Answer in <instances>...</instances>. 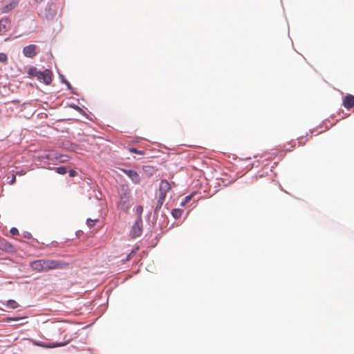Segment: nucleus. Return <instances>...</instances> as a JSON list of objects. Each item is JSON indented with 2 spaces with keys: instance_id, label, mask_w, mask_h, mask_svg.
<instances>
[{
  "instance_id": "nucleus-14",
  "label": "nucleus",
  "mask_w": 354,
  "mask_h": 354,
  "mask_svg": "<svg viewBox=\"0 0 354 354\" xmlns=\"http://www.w3.org/2000/svg\"><path fill=\"white\" fill-rule=\"evenodd\" d=\"M6 306H7V307H8L11 309H15V308H18L19 304L16 301H15L13 299H10V300L7 301Z\"/></svg>"
},
{
  "instance_id": "nucleus-8",
  "label": "nucleus",
  "mask_w": 354,
  "mask_h": 354,
  "mask_svg": "<svg viewBox=\"0 0 354 354\" xmlns=\"http://www.w3.org/2000/svg\"><path fill=\"white\" fill-rule=\"evenodd\" d=\"M171 187L169 182L166 180H162L159 185V196L166 197Z\"/></svg>"
},
{
  "instance_id": "nucleus-31",
  "label": "nucleus",
  "mask_w": 354,
  "mask_h": 354,
  "mask_svg": "<svg viewBox=\"0 0 354 354\" xmlns=\"http://www.w3.org/2000/svg\"><path fill=\"white\" fill-rule=\"evenodd\" d=\"M70 176H73V171H71V173H70Z\"/></svg>"
},
{
  "instance_id": "nucleus-22",
  "label": "nucleus",
  "mask_w": 354,
  "mask_h": 354,
  "mask_svg": "<svg viewBox=\"0 0 354 354\" xmlns=\"http://www.w3.org/2000/svg\"><path fill=\"white\" fill-rule=\"evenodd\" d=\"M129 151L131 152H133V153H138V154H140V155H142L144 153L143 151H139V150L136 149V148H131L129 149Z\"/></svg>"
},
{
  "instance_id": "nucleus-27",
  "label": "nucleus",
  "mask_w": 354,
  "mask_h": 354,
  "mask_svg": "<svg viewBox=\"0 0 354 354\" xmlns=\"http://www.w3.org/2000/svg\"><path fill=\"white\" fill-rule=\"evenodd\" d=\"M191 199V196H187L185 199H184V201L181 203L182 205H184L185 203H187L188 201H189Z\"/></svg>"
},
{
  "instance_id": "nucleus-16",
  "label": "nucleus",
  "mask_w": 354,
  "mask_h": 354,
  "mask_svg": "<svg viewBox=\"0 0 354 354\" xmlns=\"http://www.w3.org/2000/svg\"><path fill=\"white\" fill-rule=\"evenodd\" d=\"M182 214H183V210H181L180 209H174L171 211V215L175 218H180Z\"/></svg>"
},
{
  "instance_id": "nucleus-1",
  "label": "nucleus",
  "mask_w": 354,
  "mask_h": 354,
  "mask_svg": "<svg viewBox=\"0 0 354 354\" xmlns=\"http://www.w3.org/2000/svg\"><path fill=\"white\" fill-rule=\"evenodd\" d=\"M29 266L37 272H46L50 270L62 269L67 263L57 260L41 259L31 261Z\"/></svg>"
},
{
  "instance_id": "nucleus-4",
  "label": "nucleus",
  "mask_w": 354,
  "mask_h": 354,
  "mask_svg": "<svg viewBox=\"0 0 354 354\" xmlns=\"http://www.w3.org/2000/svg\"><path fill=\"white\" fill-rule=\"evenodd\" d=\"M35 158L41 161L48 160L53 162L55 160H58L60 162H64L68 160V157L66 156L59 154L54 150H44L36 155Z\"/></svg>"
},
{
  "instance_id": "nucleus-13",
  "label": "nucleus",
  "mask_w": 354,
  "mask_h": 354,
  "mask_svg": "<svg viewBox=\"0 0 354 354\" xmlns=\"http://www.w3.org/2000/svg\"><path fill=\"white\" fill-rule=\"evenodd\" d=\"M165 200V197L158 196L157 205L155 208V212H158L160 210V209L161 208V207L162 206V205L164 203Z\"/></svg>"
},
{
  "instance_id": "nucleus-11",
  "label": "nucleus",
  "mask_w": 354,
  "mask_h": 354,
  "mask_svg": "<svg viewBox=\"0 0 354 354\" xmlns=\"http://www.w3.org/2000/svg\"><path fill=\"white\" fill-rule=\"evenodd\" d=\"M0 249L9 252H15V248L13 245L4 239L0 241Z\"/></svg>"
},
{
  "instance_id": "nucleus-21",
  "label": "nucleus",
  "mask_w": 354,
  "mask_h": 354,
  "mask_svg": "<svg viewBox=\"0 0 354 354\" xmlns=\"http://www.w3.org/2000/svg\"><path fill=\"white\" fill-rule=\"evenodd\" d=\"M97 221V219L93 220V219H91V218H88L86 220V224L89 227H92V226H93L95 224Z\"/></svg>"
},
{
  "instance_id": "nucleus-18",
  "label": "nucleus",
  "mask_w": 354,
  "mask_h": 354,
  "mask_svg": "<svg viewBox=\"0 0 354 354\" xmlns=\"http://www.w3.org/2000/svg\"><path fill=\"white\" fill-rule=\"evenodd\" d=\"M136 212L137 214V218H142V214L143 212V207L141 205H138L136 207Z\"/></svg>"
},
{
  "instance_id": "nucleus-5",
  "label": "nucleus",
  "mask_w": 354,
  "mask_h": 354,
  "mask_svg": "<svg viewBox=\"0 0 354 354\" xmlns=\"http://www.w3.org/2000/svg\"><path fill=\"white\" fill-rule=\"evenodd\" d=\"M142 233V218H137L133 223L131 230V236L136 238L140 236Z\"/></svg>"
},
{
  "instance_id": "nucleus-23",
  "label": "nucleus",
  "mask_w": 354,
  "mask_h": 354,
  "mask_svg": "<svg viewBox=\"0 0 354 354\" xmlns=\"http://www.w3.org/2000/svg\"><path fill=\"white\" fill-rule=\"evenodd\" d=\"M23 237L26 238V239H30L32 238V235L30 232H24L23 233Z\"/></svg>"
},
{
  "instance_id": "nucleus-26",
  "label": "nucleus",
  "mask_w": 354,
  "mask_h": 354,
  "mask_svg": "<svg viewBox=\"0 0 354 354\" xmlns=\"http://www.w3.org/2000/svg\"><path fill=\"white\" fill-rule=\"evenodd\" d=\"M15 181H16V176H15V175H12V178L10 179V180L9 183H10V185H12V184H14V183H15Z\"/></svg>"
},
{
  "instance_id": "nucleus-32",
  "label": "nucleus",
  "mask_w": 354,
  "mask_h": 354,
  "mask_svg": "<svg viewBox=\"0 0 354 354\" xmlns=\"http://www.w3.org/2000/svg\"><path fill=\"white\" fill-rule=\"evenodd\" d=\"M37 2H41L43 0H35Z\"/></svg>"
},
{
  "instance_id": "nucleus-28",
  "label": "nucleus",
  "mask_w": 354,
  "mask_h": 354,
  "mask_svg": "<svg viewBox=\"0 0 354 354\" xmlns=\"http://www.w3.org/2000/svg\"><path fill=\"white\" fill-rule=\"evenodd\" d=\"M62 82L66 84V86H68V88H71V84H70V83H69L67 80H62Z\"/></svg>"
},
{
  "instance_id": "nucleus-15",
  "label": "nucleus",
  "mask_w": 354,
  "mask_h": 354,
  "mask_svg": "<svg viewBox=\"0 0 354 354\" xmlns=\"http://www.w3.org/2000/svg\"><path fill=\"white\" fill-rule=\"evenodd\" d=\"M37 345L44 347V348H54V347H58V346H62L65 345L64 343H55L53 344H37Z\"/></svg>"
},
{
  "instance_id": "nucleus-17",
  "label": "nucleus",
  "mask_w": 354,
  "mask_h": 354,
  "mask_svg": "<svg viewBox=\"0 0 354 354\" xmlns=\"http://www.w3.org/2000/svg\"><path fill=\"white\" fill-rule=\"evenodd\" d=\"M54 169L59 174H65L67 172V168L64 166L55 167Z\"/></svg>"
},
{
  "instance_id": "nucleus-9",
  "label": "nucleus",
  "mask_w": 354,
  "mask_h": 354,
  "mask_svg": "<svg viewBox=\"0 0 354 354\" xmlns=\"http://www.w3.org/2000/svg\"><path fill=\"white\" fill-rule=\"evenodd\" d=\"M19 3V0H12L9 3L6 4L1 8L2 13H8L13 10Z\"/></svg>"
},
{
  "instance_id": "nucleus-20",
  "label": "nucleus",
  "mask_w": 354,
  "mask_h": 354,
  "mask_svg": "<svg viewBox=\"0 0 354 354\" xmlns=\"http://www.w3.org/2000/svg\"><path fill=\"white\" fill-rule=\"evenodd\" d=\"M8 60V57L4 53H0V62L6 63Z\"/></svg>"
},
{
  "instance_id": "nucleus-12",
  "label": "nucleus",
  "mask_w": 354,
  "mask_h": 354,
  "mask_svg": "<svg viewBox=\"0 0 354 354\" xmlns=\"http://www.w3.org/2000/svg\"><path fill=\"white\" fill-rule=\"evenodd\" d=\"M9 20L8 18H2L0 19V32L7 31Z\"/></svg>"
},
{
  "instance_id": "nucleus-24",
  "label": "nucleus",
  "mask_w": 354,
  "mask_h": 354,
  "mask_svg": "<svg viewBox=\"0 0 354 354\" xmlns=\"http://www.w3.org/2000/svg\"><path fill=\"white\" fill-rule=\"evenodd\" d=\"M10 232L13 235H16L18 234L19 231L16 227H12L10 230Z\"/></svg>"
},
{
  "instance_id": "nucleus-2",
  "label": "nucleus",
  "mask_w": 354,
  "mask_h": 354,
  "mask_svg": "<svg viewBox=\"0 0 354 354\" xmlns=\"http://www.w3.org/2000/svg\"><path fill=\"white\" fill-rule=\"evenodd\" d=\"M27 74L30 78H36L46 85L50 84L52 82L53 73L49 69L41 71L37 67L31 66L28 68Z\"/></svg>"
},
{
  "instance_id": "nucleus-19",
  "label": "nucleus",
  "mask_w": 354,
  "mask_h": 354,
  "mask_svg": "<svg viewBox=\"0 0 354 354\" xmlns=\"http://www.w3.org/2000/svg\"><path fill=\"white\" fill-rule=\"evenodd\" d=\"M138 250V248H136L135 249H133L129 254H127V256L125 258V261L130 260L137 252Z\"/></svg>"
},
{
  "instance_id": "nucleus-29",
  "label": "nucleus",
  "mask_w": 354,
  "mask_h": 354,
  "mask_svg": "<svg viewBox=\"0 0 354 354\" xmlns=\"http://www.w3.org/2000/svg\"><path fill=\"white\" fill-rule=\"evenodd\" d=\"M71 107H73V109H75V110H77L78 111H82V109L77 105H73V106H71Z\"/></svg>"
},
{
  "instance_id": "nucleus-7",
  "label": "nucleus",
  "mask_w": 354,
  "mask_h": 354,
  "mask_svg": "<svg viewBox=\"0 0 354 354\" xmlns=\"http://www.w3.org/2000/svg\"><path fill=\"white\" fill-rule=\"evenodd\" d=\"M37 46L35 44H30L23 48V54L26 57H33L37 55Z\"/></svg>"
},
{
  "instance_id": "nucleus-3",
  "label": "nucleus",
  "mask_w": 354,
  "mask_h": 354,
  "mask_svg": "<svg viewBox=\"0 0 354 354\" xmlns=\"http://www.w3.org/2000/svg\"><path fill=\"white\" fill-rule=\"evenodd\" d=\"M131 191L127 185H122L119 191L118 208L127 212L130 208Z\"/></svg>"
},
{
  "instance_id": "nucleus-10",
  "label": "nucleus",
  "mask_w": 354,
  "mask_h": 354,
  "mask_svg": "<svg viewBox=\"0 0 354 354\" xmlns=\"http://www.w3.org/2000/svg\"><path fill=\"white\" fill-rule=\"evenodd\" d=\"M344 106L348 109L354 106V96L351 95H347L343 100Z\"/></svg>"
},
{
  "instance_id": "nucleus-25",
  "label": "nucleus",
  "mask_w": 354,
  "mask_h": 354,
  "mask_svg": "<svg viewBox=\"0 0 354 354\" xmlns=\"http://www.w3.org/2000/svg\"><path fill=\"white\" fill-rule=\"evenodd\" d=\"M22 318L20 317H8L6 319L8 321H19Z\"/></svg>"
},
{
  "instance_id": "nucleus-30",
  "label": "nucleus",
  "mask_w": 354,
  "mask_h": 354,
  "mask_svg": "<svg viewBox=\"0 0 354 354\" xmlns=\"http://www.w3.org/2000/svg\"><path fill=\"white\" fill-rule=\"evenodd\" d=\"M17 174L18 175H20V176H22V175H24L25 174V172L23 171H18L17 172Z\"/></svg>"
},
{
  "instance_id": "nucleus-6",
  "label": "nucleus",
  "mask_w": 354,
  "mask_h": 354,
  "mask_svg": "<svg viewBox=\"0 0 354 354\" xmlns=\"http://www.w3.org/2000/svg\"><path fill=\"white\" fill-rule=\"evenodd\" d=\"M120 171L126 174L134 184H138L140 183V177L137 171L127 169H120Z\"/></svg>"
}]
</instances>
